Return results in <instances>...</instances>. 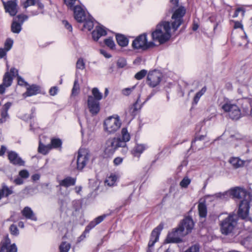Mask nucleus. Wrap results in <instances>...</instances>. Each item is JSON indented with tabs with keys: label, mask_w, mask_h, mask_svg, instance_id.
I'll return each instance as SVG.
<instances>
[{
	"label": "nucleus",
	"mask_w": 252,
	"mask_h": 252,
	"mask_svg": "<svg viewBox=\"0 0 252 252\" xmlns=\"http://www.w3.org/2000/svg\"><path fill=\"white\" fill-rule=\"evenodd\" d=\"M186 9L180 7L173 14L172 28L169 22L163 21L159 23L152 33L153 40L163 44L168 41L171 37V31H176L183 22V17L185 14Z\"/></svg>",
	"instance_id": "nucleus-1"
},
{
	"label": "nucleus",
	"mask_w": 252,
	"mask_h": 252,
	"mask_svg": "<svg viewBox=\"0 0 252 252\" xmlns=\"http://www.w3.org/2000/svg\"><path fill=\"white\" fill-rule=\"evenodd\" d=\"M231 195L233 198L241 200L238 210V215L242 219L246 220V222L252 223V219L248 216L250 208V203L252 200V194L245 189L236 187L231 189L229 192L223 193H218L212 195V197L222 199H227Z\"/></svg>",
	"instance_id": "nucleus-2"
},
{
	"label": "nucleus",
	"mask_w": 252,
	"mask_h": 252,
	"mask_svg": "<svg viewBox=\"0 0 252 252\" xmlns=\"http://www.w3.org/2000/svg\"><path fill=\"white\" fill-rule=\"evenodd\" d=\"M238 220V216L236 214L229 215L221 223L220 229L221 233L228 235L233 232Z\"/></svg>",
	"instance_id": "nucleus-3"
},
{
	"label": "nucleus",
	"mask_w": 252,
	"mask_h": 252,
	"mask_svg": "<svg viewBox=\"0 0 252 252\" xmlns=\"http://www.w3.org/2000/svg\"><path fill=\"white\" fill-rule=\"evenodd\" d=\"M121 125V121L118 115L110 116L104 122V130L109 134L114 133L119 129Z\"/></svg>",
	"instance_id": "nucleus-4"
},
{
	"label": "nucleus",
	"mask_w": 252,
	"mask_h": 252,
	"mask_svg": "<svg viewBox=\"0 0 252 252\" xmlns=\"http://www.w3.org/2000/svg\"><path fill=\"white\" fill-rule=\"evenodd\" d=\"M132 47L136 49L147 50L155 46L153 41H148L147 34L143 33L137 36L132 42Z\"/></svg>",
	"instance_id": "nucleus-5"
},
{
	"label": "nucleus",
	"mask_w": 252,
	"mask_h": 252,
	"mask_svg": "<svg viewBox=\"0 0 252 252\" xmlns=\"http://www.w3.org/2000/svg\"><path fill=\"white\" fill-rule=\"evenodd\" d=\"M90 158L89 151L85 148L79 150L77 160V168L78 170H82L87 165Z\"/></svg>",
	"instance_id": "nucleus-6"
},
{
	"label": "nucleus",
	"mask_w": 252,
	"mask_h": 252,
	"mask_svg": "<svg viewBox=\"0 0 252 252\" xmlns=\"http://www.w3.org/2000/svg\"><path fill=\"white\" fill-rule=\"evenodd\" d=\"M119 147L125 148V143L120 142V138L109 139L106 142L104 152L108 155L112 154Z\"/></svg>",
	"instance_id": "nucleus-7"
},
{
	"label": "nucleus",
	"mask_w": 252,
	"mask_h": 252,
	"mask_svg": "<svg viewBox=\"0 0 252 252\" xmlns=\"http://www.w3.org/2000/svg\"><path fill=\"white\" fill-rule=\"evenodd\" d=\"M186 236L179 227L173 230L168 233L167 237L168 243H180L182 241L181 238Z\"/></svg>",
	"instance_id": "nucleus-8"
},
{
	"label": "nucleus",
	"mask_w": 252,
	"mask_h": 252,
	"mask_svg": "<svg viewBox=\"0 0 252 252\" xmlns=\"http://www.w3.org/2000/svg\"><path fill=\"white\" fill-rule=\"evenodd\" d=\"M161 74L156 70L151 71L147 76V84L152 88L158 86L161 81Z\"/></svg>",
	"instance_id": "nucleus-9"
},
{
	"label": "nucleus",
	"mask_w": 252,
	"mask_h": 252,
	"mask_svg": "<svg viewBox=\"0 0 252 252\" xmlns=\"http://www.w3.org/2000/svg\"><path fill=\"white\" fill-rule=\"evenodd\" d=\"M178 227L186 235L191 232L194 227V222L190 217L185 218L180 223Z\"/></svg>",
	"instance_id": "nucleus-10"
},
{
	"label": "nucleus",
	"mask_w": 252,
	"mask_h": 252,
	"mask_svg": "<svg viewBox=\"0 0 252 252\" xmlns=\"http://www.w3.org/2000/svg\"><path fill=\"white\" fill-rule=\"evenodd\" d=\"M87 104L89 112L92 115H96L98 113L100 109L99 102L94 99L92 95L88 96Z\"/></svg>",
	"instance_id": "nucleus-11"
},
{
	"label": "nucleus",
	"mask_w": 252,
	"mask_h": 252,
	"mask_svg": "<svg viewBox=\"0 0 252 252\" xmlns=\"http://www.w3.org/2000/svg\"><path fill=\"white\" fill-rule=\"evenodd\" d=\"M162 226L160 224L152 232L147 252H152V247L154 246L155 243L158 241L160 231L162 230Z\"/></svg>",
	"instance_id": "nucleus-12"
},
{
	"label": "nucleus",
	"mask_w": 252,
	"mask_h": 252,
	"mask_svg": "<svg viewBox=\"0 0 252 252\" xmlns=\"http://www.w3.org/2000/svg\"><path fill=\"white\" fill-rule=\"evenodd\" d=\"M0 252H17V249L14 244H10V239L6 238L0 243Z\"/></svg>",
	"instance_id": "nucleus-13"
},
{
	"label": "nucleus",
	"mask_w": 252,
	"mask_h": 252,
	"mask_svg": "<svg viewBox=\"0 0 252 252\" xmlns=\"http://www.w3.org/2000/svg\"><path fill=\"white\" fill-rule=\"evenodd\" d=\"M73 10L74 18L78 22L82 23L86 20V15L82 7L79 5H76Z\"/></svg>",
	"instance_id": "nucleus-14"
},
{
	"label": "nucleus",
	"mask_w": 252,
	"mask_h": 252,
	"mask_svg": "<svg viewBox=\"0 0 252 252\" xmlns=\"http://www.w3.org/2000/svg\"><path fill=\"white\" fill-rule=\"evenodd\" d=\"M23 15H18L14 19L11 25V31L14 33H19L21 30V24L25 20Z\"/></svg>",
	"instance_id": "nucleus-15"
},
{
	"label": "nucleus",
	"mask_w": 252,
	"mask_h": 252,
	"mask_svg": "<svg viewBox=\"0 0 252 252\" xmlns=\"http://www.w3.org/2000/svg\"><path fill=\"white\" fill-rule=\"evenodd\" d=\"M6 12H8L11 16H15L17 13V4L15 1L10 0L7 2L3 1Z\"/></svg>",
	"instance_id": "nucleus-16"
},
{
	"label": "nucleus",
	"mask_w": 252,
	"mask_h": 252,
	"mask_svg": "<svg viewBox=\"0 0 252 252\" xmlns=\"http://www.w3.org/2000/svg\"><path fill=\"white\" fill-rule=\"evenodd\" d=\"M12 105V103L8 102L2 106L0 110V124L5 123L9 118L8 111Z\"/></svg>",
	"instance_id": "nucleus-17"
},
{
	"label": "nucleus",
	"mask_w": 252,
	"mask_h": 252,
	"mask_svg": "<svg viewBox=\"0 0 252 252\" xmlns=\"http://www.w3.org/2000/svg\"><path fill=\"white\" fill-rule=\"evenodd\" d=\"M8 158L10 162L13 164L19 166L24 165V161L14 151H10L8 153Z\"/></svg>",
	"instance_id": "nucleus-18"
},
{
	"label": "nucleus",
	"mask_w": 252,
	"mask_h": 252,
	"mask_svg": "<svg viewBox=\"0 0 252 252\" xmlns=\"http://www.w3.org/2000/svg\"><path fill=\"white\" fill-rule=\"evenodd\" d=\"M106 33V31L103 27L97 26L92 32V36L94 40L97 41L101 36L105 35Z\"/></svg>",
	"instance_id": "nucleus-19"
},
{
	"label": "nucleus",
	"mask_w": 252,
	"mask_h": 252,
	"mask_svg": "<svg viewBox=\"0 0 252 252\" xmlns=\"http://www.w3.org/2000/svg\"><path fill=\"white\" fill-rule=\"evenodd\" d=\"M107 216V215L104 214L96 218L93 221H92L86 227L85 232H89L90 230L94 228L97 224L102 221Z\"/></svg>",
	"instance_id": "nucleus-20"
},
{
	"label": "nucleus",
	"mask_w": 252,
	"mask_h": 252,
	"mask_svg": "<svg viewBox=\"0 0 252 252\" xmlns=\"http://www.w3.org/2000/svg\"><path fill=\"white\" fill-rule=\"evenodd\" d=\"M232 110L230 111V114L229 116V118L233 120H237L242 116V114L238 106H233Z\"/></svg>",
	"instance_id": "nucleus-21"
},
{
	"label": "nucleus",
	"mask_w": 252,
	"mask_h": 252,
	"mask_svg": "<svg viewBox=\"0 0 252 252\" xmlns=\"http://www.w3.org/2000/svg\"><path fill=\"white\" fill-rule=\"evenodd\" d=\"M23 216L27 219H30L32 220H36V217L35 216L33 211L31 208L29 207H25L22 211Z\"/></svg>",
	"instance_id": "nucleus-22"
},
{
	"label": "nucleus",
	"mask_w": 252,
	"mask_h": 252,
	"mask_svg": "<svg viewBox=\"0 0 252 252\" xmlns=\"http://www.w3.org/2000/svg\"><path fill=\"white\" fill-rule=\"evenodd\" d=\"M243 101L242 107L244 111V115L249 114V107L247 106V104H249L251 107L250 115L252 117V98H245L243 99Z\"/></svg>",
	"instance_id": "nucleus-23"
},
{
	"label": "nucleus",
	"mask_w": 252,
	"mask_h": 252,
	"mask_svg": "<svg viewBox=\"0 0 252 252\" xmlns=\"http://www.w3.org/2000/svg\"><path fill=\"white\" fill-rule=\"evenodd\" d=\"M121 134H122V139L120 138V142H124L125 143V148L124 151L125 152H126L127 151V148L126 147V142L130 140V134L127 131V130L126 128H123L121 131Z\"/></svg>",
	"instance_id": "nucleus-24"
},
{
	"label": "nucleus",
	"mask_w": 252,
	"mask_h": 252,
	"mask_svg": "<svg viewBox=\"0 0 252 252\" xmlns=\"http://www.w3.org/2000/svg\"><path fill=\"white\" fill-rule=\"evenodd\" d=\"M229 162L235 168H238L244 166L246 161L241 160L237 157H232L229 159Z\"/></svg>",
	"instance_id": "nucleus-25"
},
{
	"label": "nucleus",
	"mask_w": 252,
	"mask_h": 252,
	"mask_svg": "<svg viewBox=\"0 0 252 252\" xmlns=\"http://www.w3.org/2000/svg\"><path fill=\"white\" fill-rule=\"evenodd\" d=\"M76 179L70 177H67L60 182V186L64 187H68L74 186L75 184Z\"/></svg>",
	"instance_id": "nucleus-26"
},
{
	"label": "nucleus",
	"mask_w": 252,
	"mask_h": 252,
	"mask_svg": "<svg viewBox=\"0 0 252 252\" xmlns=\"http://www.w3.org/2000/svg\"><path fill=\"white\" fill-rule=\"evenodd\" d=\"M37 5L39 9H43L44 5L40 2L39 0H27L24 3L23 6L25 8L28 7Z\"/></svg>",
	"instance_id": "nucleus-27"
},
{
	"label": "nucleus",
	"mask_w": 252,
	"mask_h": 252,
	"mask_svg": "<svg viewBox=\"0 0 252 252\" xmlns=\"http://www.w3.org/2000/svg\"><path fill=\"white\" fill-rule=\"evenodd\" d=\"M39 90V87L37 86L32 85L27 88L26 92L23 95L26 96L35 95L38 93Z\"/></svg>",
	"instance_id": "nucleus-28"
},
{
	"label": "nucleus",
	"mask_w": 252,
	"mask_h": 252,
	"mask_svg": "<svg viewBox=\"0 0 252 252\" xmlns=\"http://www.w3.org/2000/svg\"><path fill=\"white\" fill-rule=\"evenodd\" d=\"M0 193L1 194V198L3 196L8 197L13 193V187H8L5 185H3L1 189L0 190Z\"/></svg>",
	"instance_id": "nucleus-29"
},
{
	"label": "nucleus",
	"mask_w": 252,
	"mask_h": 252,
	"mask_svg": "<svg viewBox=\"0 0 252 252\" xmlns=\"http://www.w3.org/2000/svg\"><path fill=\"white\" fill-rule=\"evenodd\" d=\"M116 40L118 44L122 46H126L128 43L127 38L123 34H118L116 35Z\"/></svg>",
	"instance_id": "nucleus-30"
},
{
	"label": "nucleus",
	"mask_w": 252,
	"mask_h": 252,
	"mask_svg": "<svg viewBox=\"0 0 252 252\" xmlns=\"http://www.w3.org/2000/svg\"><path fill=\"white\" fill-rule=\"evenodd\" d=\"M236 106V104L232 103L230 101L227 100L224 104H222L221 108L224 112L228 113V115L229 116L230 111H231L232 110V107Z\"/></svg>",
	"instance_id": "nucleus-31"
},
{
	"label": "nucleus",
	"mask_w": 252,
	"mask_h": 252,
	"mask_svg": "<svg viewBox=\"0 0 252 252\" xmlns=\"http://www.w3.org/2000/svg\"><path fill=\"white\" fill-rule=\"evenodd\" d=\"M12 80L13 78L10 74L8 72H7L5 73L3 77L2 84L4 85L5 87H8L11 85Z\"/></svg>",
	"instance_id": "nucleus-32"
},
{
	"label": "nucleus",
	"mask_w": 252,
	"mask_h": 252,
	"mask_svg": "<svg viewBox=\"0 0 252 252\" xmlns=\"http://www.w3.org/2000/svg\"><path fill=\"white\" fill-rule=\"evenodd\" d=\"M198 209L199 216L201 218H205L207 215V208L203 203H200L198 205Z\"/></svg>",
	"instance_id": "nucleus-33"
},
{
	"label": "nucleus",
	"mask_w": 252,
	"mask_h": 252,
	"mask_svg": "<svg viewBox=\"0 0 252 252\" xmlns=\"http://www.w3.org/2000/svg\"><path fill=\"white\" fill-rule=\"evenodd\" d=\"M51 149V146H49V144L47 145H44V144H42L40 142H39L38 151V152H39L40 153L43 155H46L49 152V151Z\"/></svg>",
	"instance_id": "nucleus-34"
},
{
	"label": "nucleus",
	"mask_w": 252,
	"mask_h": 252,
	"mask_svg": "<svg viewBox=\"0 0 252 252\" xmlns=\"http://www.w3.org/2000/svg\"><path fill=\"white\" fill-rule=\"evenodd\" d=\"M62 144V140L59 138H52L51 139V144H49L51 146V149L58 148L61 147Z\"/></svg>",
	"instance_id": "nucleus-35"
},
{
	"label": "nucleus",
	"mask_w": 252,
	"mask_h": 252,
	"mask_svg": "<svg viewBox=\"0 0 252 252\" xmlns=\"http://www.w3.org/2000/svg\"><path fill=\"white\" fill-rule=\"evenodd\" d=\"M206 91V87H204L199 92H197L193 98V103L196 104L198 103L201 96L204 94Z\"/></svg>",
	"instance_id": "nucleus-36"
},
{
	"label": "nucleus",
	"mask_w": 252,
	"mask_h": 252,
	"mask_svg": "<svg viewBox=\"0 0 252 252\" xmlns=\"http://www.w3.org/2000/svg\"><path fill=\"white\" fill-rule=\"evenodd\" d=\"M93 97H94V99L97 100L99 101L102 98V94L101 93L98 89L96 88H94L92 90Z\"/></svg>",
	"instance_id": "nucleus-37"
},
{
	"label": "nucleus",
	"mask_w": 252,
	"mask_h": 252,
	"mask_svg": "<svg viewBox=\"0 0 252 252\" xmlns=\"http://www.w3.org/2000/svg\"><path fill=\"white\" fill-rule=\"evenodd\" d=\"M117 176L115 175H111L109 177H108L105 180V184H107L109 186H113L116 180H117Z\"/></svg>",
	"instance_id": "nucleus-38"
},
{
	"label": "nucleus",
	"mask_w": 252,
	"mask_h": 252,
	"mask_svg": "<svg viewBox=\"0 0 252 252\" xmlns=\"http://www.w3.org/2000/svg\"><path fill=\"white\" fill-rule=\"evenodd\" d=\"M145 149V147L144 145L138 144L137 145L133 150V154L135 156H137V154H141Z\"/></svg>",
	"instance_id": "nucleus-39"
},
{
	"label": "nucleus",
	"mask_w": 252,
	"mask_h": 252,
	"mask_svg": "<svg viewBox=\"0 0 252 252\" xmlns=\"http://www.w3.org/2000/svg\"><path fill=\"white\" fill-rule=\"evenodd\" d=\"M70 249V244L65 242H62L59 247L60 252H68Z\"/></svg>",
	"instance_id": "nucleus-40"
},
{
	"label": "nucleus",
	"mask_w": 252,
	"mask_h": 252,
	"mask_svg": "<svg viewBox=\"0 0 252 252\" xmlns=\"http://www.w3.org/2000/svg\"><path fill=\"white\" fill-rule=\"evenodd\" d=\"M80 90V86L77 79H75L74 82V85L72 90V94L77 95Z\"/></svg>",
	"instance_id": "nucleus-41"
},
{
	"label": "nucleus",
	"mask_w": 252,
	"mask_h": 252,
	"mask_svg": "<svg viewBox=\"0 0 252 252\" xmlns=\"http://www.w3.org/2000/svg\"><path fill=\"white\" fill-rule=\"evenodd\" d=\"M84 22L85 24L84 25V27L87 29L88 31H91L94 27L93 21L91 19L87 20L86 18V20Z\"/></svg>",
	"instance_id": "nucleus-42"
},
{
	"label": "nucleus",
	"mask_w": 252,
	"mask_h": 252,
	"mask_svg": "<svg viewBox=\"0 0 252 252\" xmlns=\"http://www.w3.org/2000/svg\"><path fill=\"white\" fill-rule=\"evenodd\" d=\"M190 180L188 177H186L181 181L180 185L182 188H187L190 183Z\"/></svg>",
	"instance_id": "nucleus-43"
},
{
	"label": "nucleus",
	"mask_w": 252,
	"mask_h": 252,
	"mask_svg": "<svg viewBox=\"0 0 252 252\" xmlns=\"http://www.w3.org/2000/svg\"><path fill=\"white\" fill-rule=\"evenodd\" d=\"M104 43L107 46L111 49H114L115 46V43L111 38L105 39L104 40Z\"/></svg>",
	"instance_id": "nucleus-44"
},
{
	"label": "nucleus",
	"mask_w": 252,
	"mask_h": 252,
	"mask_svg": "<svg viewBox=\"0 0 252 252\" xmlns=\"http://www.w3.org/2000/svg\"><path fill=\"white\" fill-rule=\"evenodd\" d=\"M76 67L77 69L81 70H83L85 68V63L82 58H80L78 60L76 63Z\"/></svg>",
	"instance_id": "nucleus-45"
},
{
	"label": "nucleus",
	"mask_w": 252,
	"mask_h": 252,
	"mask_svg": "<svg viewBox=\"0 0 252 252\" xmlns=\"http://www.w3.org/2000/svg\"><path fill=\"white\" fill-rule=\"evenodd\" d=\"M147 74V71L145 69L141 70L135 75V78L137 80H141Z\"/></svg>",
	"instance_id": "nucleus-46"
},
{
	"label": "nucleus",
	"mask_w": 252,
	"mask_h": 252,
	"mask_svg": "<svg viewBox=\"0 0 252 252\" xmlns=\"http://www.w3.org/2000/svg\"><path fill=\"white\" fill-rule=\"evenodd\" d=\"M243 244L247 247L252 245V234H250L243 240Z\"/></svg>",
	"instance_id": "nucleus-47"
},
{
	"label": "nucleus",
	"mask_w": 252,
	"mask_h": 252,
	"mask_svg": "<svg viewBox=\"0 0 252 252\" xmlns=\"http://www.w3.org/2000/svg\"><path fill=\"white\" fill-rule=\"evenodd\" d=\"M77 0H64V3L70 9H73L74 5Z\"/></svg>",
	"instance_id": "nucleus-48"
},
{
	"label": "nucleus",
	"mask_w": 252,
	"mask_h": 252,
	"mask_svg": "<svg viewBox=\"0 0 252 252\" xmlns=\"http://www.w3.org/2000/svg\"><path fill=\"white\" fill-rule=\"evenodd\" d=\"M13 40L10 39H7L4 43V49L8 51L12 47L13 45Z\"/></svg>",
	"instance_id": "nucleus-49"
},
{
	"label": "nucleus",
	"mask_w": 252,
	"mask_h": 252,
	"mask_svg": "<svg viewBox=\"0 0 252 252\" xmlns=\"http://www.w3.org/2000/svg\"><path fill=\"white\" fill-rule=\"evenodd\" d=\"M185 252H199V247L197 245H194L189 249H188Z\"/></svg>",
	"instance_id": "nucleus-50"
},
{
	"label": "nucleus",
	"mask_w": 252,
	"mask_h": 252,
	"mask_svg": "<svg viewBox=\"0 0 252 252\" xmlns=\"http://www.w3.org/2000/svg\"><path fill=\"white\" fill-rule=\"evenodd\" d=\"M135 89V86L131 88H126L122 90V94L126 96L129 95Z\"/></svg>",
	"instance_id": "nucleus-51"
},
{
	"label": "nucleus",
	"mask_w": 252,
	"mask_h": 252,
	"mask_svg": "<svg viewBox=\"0 0 252 252\" xmlns=\"http://www.w3.org/2000/svg\"><path fill=\"white\" fill-rule=\"evenodd\" d=\"M204 137H205V136L203 135L196 136L194 138V140H192V142H191V147H194L195 146V142L196 141H201V140H203L204 139Z\"/></svg>",
	"instance_id": "nucleus-52"
},
{
	"label": "nucleus",
	"mask_w": 252,
	"mask_h": 252,
	"mask_svg": "<svg viewBox=\"0 0 252 252\" xmlns=\"http://www.w3.org/2000/svg\"><path fill=\"white\" fill-rule=\"evenodd\" d=\"M19 175L21 178L24 179L28 178L29 176V172L26 170H22L20 171L19 173Z\"/></svg>",
	"instance_id": "nucleus-53"
},
{
	"label": "nucleus",
	"mask_w": 252,
	"mask_h": 252,
	"mask_svg": "<svg viewBox=\"0 0 252 252\" xmlns=\"http://www.w3.org/2000/svg\"><path fill=\"white\" fill-rule=\"evenodd\" d=\"M10 230L11 233L13 235H17L18 234V229L16 225L14 224H12L10 227Z\"/></svg>",
	"instance_id": "nucleus-54"
},
{
	"label": "nucleus",
	"mask_w": 252,
	"mask_h": 252,
	"mask_svg": "<svg viewBox=\"0 0 252 252\" xmlns=\"http://www.w3.org/2000/svg\"><path fill=\"white\" fill-rule=\"evenodd\" d=\"M242 12V16H244L245 15V11L242 8H238L236 9L235 12L233 16V17H238L239 12Z\"/></svg>",
	"instance_id": "nucleus-55"
},
{
	"label": "nucleus",
	"mask_w": 252,
	"mask_h": 252,
	"mask_svg": "<svg viewBox=\"0 0 252 252\" xmlns=\"http://www.w3.org/2000/svg\"><path fill=\"white\" fill-rule=\"evenodd\" d=\"M63 23L67 30H68L70 32L72 31V27L71 25L67 21H63Z\"/></svg>",
	"instance_id": "nucleus-56"
},
{
	"label": "nucleus",
	"mask_w": 252,
	"mask_h": 252,
	"mask_svg": "<svg viewBox=\"0 0 252 252\" xmlns=\"http://www.w3.org/2000/svg\"><path fill=\"white\" fill-rule=\"evenodd\" d=\"M18 79V83L19 85H23L25 84V85H28V83L26 82L19 75H18L17 76Z\"/></svg>",
	"instance_id": "nucleus-57"
},
{
	"label": "nucleus",
	"mask_w": 252,
	"mask_h": 252,
	"mask_svg": "<svg viewBox=\"0 0 252 252\" xmlns=\"http://www.w3.org/2000/svg\"><path fill=\"white\" fill-rule=\"evenodd\" d=\"M58 88L57 87H52L49 90V93L51 95H55L57 94Z\"/></svg>",
	"instance_id": "nucleus-58"
},
{
	"label": "nucleus",
	"mask_w": 252,
	"mask_h": 252,
	"mask_svg": "<svg viewBox=\"0 0 252 252\" xmlns=\"http://www.w3.org/2000/svg\"><path fill=\"white\" fill-rule=\"evenodd\" d=\"M123 161V158L120 157H117L114 159L113 162L115 165L120 164Z\"/></svg>",
	"instance_id": "nucleus-59"
},
{
	"label": "nucleus",
	"mask_w": 252,
	"mask_h": 252,
	"mask_svg": "<svg viewBox=\"0 0 252 252\" xmlns=\"http://www.w3.org/2000/svg\"><path fill=\"white\" fill-rule=\"evenodd\" d=\"M13 182L17 185H22L23 184V180L22 179V178L20 177H17L15 179H14Z\"/></svg>",
	"instance_id": "nucleus-60"
},
{
	"label": "nucleus",
	"mask_w": 252,
	"mask_h": 252,
	"mask_svg": "<svg viewBox=\"0 0 252 252\" xmlns=\"http://www.w3.org/2000/svg\"><path fill=\"white\" fill-rule=\"evenodd\" d=\"M8 52L4 48H0V58H2L6 56V53Z\"/></svg>",
	"instance_id": "nucleus-61"
},
{
	"label": "nucleus",
	"mask_w": 252,
	"mask_h": 252,
	"mask_svg": "<svg viewBox=\"0 0 252 252\" xmlns=\"http://www.w3.org/2000/svg\"><path fill=\"white\" fill-rule=\"evenodd\" d=\"M18 70L15 68H12L10 69V73L13 77L17 76L18 75Z\"/></svg>",
	"instance_id": "nucleus-62"
},
{
	"label": "nucleus",
	"mask_w": 252,
	"mask_h": 252,
	"mask_svg": "<svg viewBox=\"0 0 252 252\" xmlns=\"http://www.w3.org/2000/svg\"><path fill=\"white\" fill-rule=\"evenodd\" d=\"M126 62L124 60H120L118 61V63H117V65L119 67H123L125 66L126 65Z\"/></svg>",
	"instance_id": "nucleus-63"
},
{
	"label": "nucleus",
	"mask_w": 252,
	"mask_h": 252,
	"mask_svg": "<svg viewBox=\"0 0 252 252\" xmlns=\"http://www.w3.org/2000/svg\"><path fill=\"white\" fill-rule=\"evenodd\" d=\"M100 52L102 55H103L106 58H110L111 57V56L109 54H108L106 52V51H105L104 50H102V49L100 50Z\"/></svg>",
	"instance_id": "nucleus-64"
}]
</instances>
